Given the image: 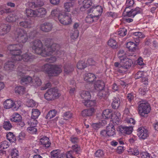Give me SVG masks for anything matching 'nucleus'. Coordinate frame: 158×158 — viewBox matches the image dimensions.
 <instances>
[{"label": "nucleus", "instance_id": "f257e3e1", "mask_svg": "<svg viewBox=\"0 0 158 158\" xmlns=\"http://www.w3.org/2000/svg\"><path fill=\"white\" fill-rule=\"evenodd\" d=\"M32 48L35 53L44 56L51 55L53 52L59 48L58 44H53L50 46H45L43 49L42 43L40 40L35 41L32 43Z\"/></svg>", "mask_w": 158, "mask_h": 158}, {"label": "nucleus", "instance_id": "f03ea898", "mask_svg": "<svg viewBox=\"0 0 158 158\" xmlns=\"http://www.w3.org/2000/svg\"><path fill=\"white\" fill-rule=\"evenodd\" d=\"M22 44H16L11 46L13 48H18V49H14L12 50H10V58L12 60L11 62H14L15 60H20L23 59L24 61L28 62L31 61L34 58V56L31 54H28L27 53L25 54L22 56L20 55L21 51L19 49V48H21Z\"/></svg>", "mask_w": 158, "mask_h": 158}, {"label": "nucleus", "instance_id": "7ed1b4c3", "mask_svg": "<svg viewBox=\"0 0 158 158\" xmlns=\"http://www.w3.org/2000/svg\"><path fill=\"white\" fill-rule=\"evenodd\" d=\"M14 35L16 41L21 44L25 43L28 39L26 31L22 29L17 28Z\"/></svg>", "mask_w": 158, "mask_h": 158}, {"label": "nucleus", "instance_id": "20e7f679", "mask_svg": "<svg viewBox=\"0 0 158 158\" xmlns=\"http://www.w3.org/2000/svg\"><path fill=\"white\" fill-rule=\"evenodd\" d=\"M58 19L59 22L64 25H69L72 22L71 15L64 12H61L59 14Z\"/></svg>", "mask_w": 158, "mask_h": 158}, {"label": "nucleus", "instance_id": "39448f33", "mask_svg": "<svg viewBox=\"0 0 158 158\" xmlns=\"http://www.w3.org/2000/svg\"><path fill=\"white\" fill-rule=\"evenodd\" d=\"M60 96V94L58 89L55 88L49 89L44 95L45 98L48 100H53Z\"/></svg>", "mask_w": 158, "mask_h": 158}, {"label": "nucleus", "instance_id": "423d86ee", "mask_svg": "<svg viewBox=\"0 0 158 158\" xmlns=\"http://www.w3.org/2000/svg\"><path fill=\"white\" fill-rule=\"evenodd\" d=\"M140 115L144 116L148 114L150 111L151 107L149 103L147 102L141 103L138 108Z\"/></svg>", "mask_w": 158, "mask_h": 158}, {"label": "nucleus", "instance_id": "0eeeda50", "mask_svg": "<svg viewBox=\"0 0 158 158\" xmlns=\"http://www.w3.org/2000/svg\"><path fill=\"white\" fill-rule=\"evenodd\" d=\"M100 134L104 137L112 136L115 134V130L113 125H109L106 127V130L101 131Z\"/></svg>", "mask_w": 158, "mask_h": 158}, {"label": "nucleus", "instance_id": "6e6552de", "mask_svg": "<svg viewBox=\"0 0 158 158\" xmlns=\"http://www.w3.org/2000/svg\"><path fill=\"white\" fill-rule=\"evenodd\" d=\"M148 130L143 127H140L137 130V135L140 139L144 140L149 136Z\"/></svg>", "mask_w": 158, "mask_h": 158}, {"label": "nucleus", "instance_id": "1a4fd4ad", "mask_svg": "<svg viewBox=\"0 0 158 158\" xmlns=\"http://www.w3.org/2000/svg\"><path fill=\"white\" fill-rule=\"evenodd\" d=\"M50 72V76H56L62 71V66L60 65H52Z\"/></svg>", "mask_w": 158, "mask_h": 158}, {"label": "nucleus", "instance_id": "9d476101", "mask_svg": "<svg viewBox=\"0 0 158 158\" xmlns=\"http://www.w3.org/2000/svg\"><path fill=\"white\" fill-rule=\"evenodd\" d=\"M142 11V9L141 8L136 7L135 9H132L129 11L127 10V9L125 10L124 13L126 14L128 16L134 17L136 15L141 13Z\"/></svg>", "mask_w": 158, "mask_h": 158}, {"label": "nucleus", "instance_id": "9b49d317", "mask_svg": "<svg viewBox=\"0 0 158 158\" xmlns=\"http://www.w3.org/2000/svg\"><path fill=\"white\" fill-rule=\"evenodd\" d=\"M103 12V8L100 6H93L90 9V12L94 14V15L97 17L98 18V16H100Z\"/></svg>", "mask_w": 158, "mask_h": 158}, {"label": "nucleus", "instance_id": "f8f14e48", "mask_svg": "<svg viewBox=\"0 0 158 158\" xmlns=\"http://www.w3.org/2000/svg\"><path fill=\"white\" fill-rule=\"evenodd\" d=\"M120 61L121 63L123 65L125 69L130 68L133 63L131 59L126 57L121 59Z\"/></svg>", "mask_w": 158, "mask_h": 158}, {"label": "nucleus", "instance_id": "ddd939ff", "mask_svg": "<svg viewBox=\"0 0 158 158\" xmlns=\"http://www.w3.org/2000/svg\"><path fill=\"white\" fill-rule=\"evenodd\" d=\"M98 96L101 98H105L108 96L110 94V90L108 88H104L102 90L98 91Z\"/></svg>", "mask_w": 158, "mask_h": 158}, {"label": "nucleus", "instance_id": "4468645a", "mask_svg": "<svg viewBox=\"0 0 158 158\" xmlns=\"http://www.w3.org/2000/svg\"><path fill=\"white\" fill-rule=\"evenodd\" d=\"M120 117L121 114L118 112H115L112 114L110 119L114 125H117L119 123Z\"/></svg>", "mask_w": 158, "mask_h": 158}, {"label": "nucleus", "instance_id": "2eb2a0df", "mask_svg": "<svg viewBox=\"0 0 158 158\" xmlns=\"http://www.w3.org/2000/svg\"><path fill=\"white\" fill-rule=\"evenodd\" d=\"M118 130L122 133L127 134H131L133 130V127L132 126H120Z\"/></svg>", "mask_w": 158, "mask_h": 158}, {"label": "nucleus", "instance_id": "dca6fc26", "mask_svg": "<svg viewBox=\"0 0 158 158\" xmlns=\"http://www.w3.org/2000/svg\"><path fill=\"white\" fill-rule=\"evenodd\" d=\"M10 2L7 3V4H4L0 6V14H8L10 12Z\"/></svg>", "mask_w": 158, "mask_h": 158}, {"label": "nucleus", "instance_id": "f3484780", "mask_svg": "<svg viewBox=\"0 0 158 158\" xmlns=\"http://www.w3.org/2000/svg\"><path fill=\"white\" fill-rule=\"evenodd\" d=\"M95 75L91 73H86L84 76V80L87 82L91 83L94 81L96 79Z\"/></svg>", "mask_w": 158, "mask_h": 158}, {"label": "nucleus", "instance_id": "a211bd4d", "mask_svg": "<svg viewBox=\"0 0 158 158\" xmlns=\"http://www.w3.org/2000/svg\"><path fill=\"white\" fill-rule=\"evenodd\" d=\"M114 69L116 71L119 73H122L125 72V69L123 64L120 63L115 62L114 63Z\"/></svg>", "mask_w": 158, "mask_h": 158}, {"label": "nucleus", "instance_id": "6ab92c4d", "mask_svg": "<svg viewBox=\"0 0 158 158\" xmlns=\"http://www.w3.org/2000/svg\"><path fill=\"white\" fill-rule=\"evenodd\" d=\"M40 143L43 146L48 148L50 145L49 139L46 136H44L40 139Z\"/></svg>", "mask_w": 158, "mask_h": 158}, {"label": "nucleus", "instance_id": "aec40b11", "mask_svg": "<svg viewBox=\"0 0 158 158\" xmlns=\"http://www.w3.org/2000/svg\"><path fill=\"white\" fill-rule=\"evenodd\" d=\"M95 111V109L93 107L91 108L88 109L83 110L81 112V114L83 117L92 116Z\"/></svg>", "mask_w": 158, "mask_h": 158}, {"label": "nucleus", "instance_id": "412c9836", "mask_svg": "<svg viewBox=\"0 0 158 158\" xmlns=\"http://www.w3.org/2000/svg\"><path fill=\"white\" fill-rule=\"evenodd\" d=\"M36 17H44L47 14L46 9L43 7L36 10Z\"/></svg>", "mask_w": 158, "mask_h": 158}, {"label": "nucleus", "instance_id": "4be33fe9", "mask_svg": "<svg viewBox=\"0 0 158 158\" xmlns=\"http://www.w3.org/2000/svg\"><path fill=\"white\" fill-rule=\"evenodd\" d=\"M94 87L95 89L98 91L104 88L105 84L102 81H97L95 82Z\"/></svg>", "mask_w": 158, "mask_h": 158}, {"label": "nucleus", "instance_id": "5701e85b", "mask_svg": "<svg viewBox=\"0 0 158 158\" xmlns=\"http://www.w3.org/2000/svg\"><path fill=\"white\" fill-rule=\"evenodd\" d=\"M52 28V24L49 23H45L40 26V29L44 31H49Z\"/></svg>", "mask_w": 158, "mask_h": 158}, {"label": "nucleus", "instance_id": "b1692460", "mask_svg": "<svg viewBox=\"0 0 158 158\" xmlns=\"http://www.w3.org/2000/svg\"><path fill=\"white\" fill-rule=\"evenodd\" d=\"M92 4V2L91 0H84L82 2V6L80 9L81 10H84V9H87Z\"/></svg>", "mask_w": 158, "mask_h": 158}, {"label": "nucleus", "instance_id": "393cba45", "mask_svg": "<svg viewBox=\"0 0 158 158\" xmlns=\"http://www.w3.org/2000/svg\"><path fill=\"white\" fill-rule=\"evenodd\" d=\"M33 82L32 78L29 76L23 77L22 78L21 80V82L22 84H30L31 85Z\"/></svg>", "mask_w": 158, "mask_h": 158}, {"label": "nucleus", "instance_id": "a878e982", "mask_svg": "<svg viewBox=\"0 0 158 158\" xmlns=\"http://www.w3.org/2000/svg\"><path fill=\"white\" fill-rule=\"evenodd\" d=\"M98 19L97 17H95L93 14L88 15L85 18V22L88 23H91Z\"/></svg>", "mask_w": 158, "mask_h": 158}, {"label": "nucleus", "instance_id": "bb28decb", "mask_svg": "<svg viewBox=\"0 0 158 158\" xmlns=\"http://www.w3.org/2000/svg\"><path fill=\"white\" fill-rule=\"evenodd\" d=\"M52 65L48 64H46L43 66L41 68V71L45 72L50 76V72H51V69Z\"/></svg>", "mask_w": 158, "mask_h": 158}, {"label": "nucleus", "instance_id": "cd10ccee", "mask_svg": "<svg viewBox=\"0 0 158 158\" xmlns=\"http://www.w3.org/2000/svg\"><path fill=\"white\" fill-rule=\"evenodd\" d=\"M112 114L110 110L106 109L103 112L102 117L103 119H107L111 118Z\"/></svg>", "mask_w": 158, "mask_h": 158}, {"label": "nucleus", "instance_id": "c85d7f7f", "mask_svg": "<svg viewBox=\"0 0 158 158\" xmlns=\"http://www.w3.org/2000/svg\"><path fill=\"white\" fill-rule=\"evenodd\" d=\"M21 106V103L19 102L10 101V108H12L14 110H17Z\"/></svg>", "mask_w": 158, "mask_h": 158}, {"label": "nucleus", "instance_id": "c756f323", "mask_svg": "<svg viewBox=\"0 0 158 158\" xmlns=\"http://www.w3.org/2000/svg\"><path fill=\"white\" fill-rule=\"evenodd\" d=\"M81 96L82 98L84 99L83 101L90 99L91 97L89 92L86 91H83L81 94Z\"/></svg>", "mask_w": 158, "mask_h": 158}, {"label": "nucleus", "instance_id": "7c9ffc66", "mask_svg": "<svg viewBox=\"0 0 158 158\" xmlns=\"http://www.w3.org/2000/svg\"><path fill=\"white\" fill-rule=\"evenodd\" d=\"M19 25L24 28H30L33 26V23L30 21H22L19 23Z\"/></svg>", "mask_w": 158, "mask_h": 158}, {"label": "nucleus", "instance_id": "2f4dec72", "mask_svg": "<svg viewBox=\"0 0 158 158\" xmlns=\"http://www.w3.org/2000/svg\"><path fill=\"white\" fill-rule=\"evenodd\" d=\"M10 120L13 122H15L19 123V122L22 120V117L21 115L17 113H15L12 116V118Z\"/></svg>", "mask_w": 158, "mask_h": 158}, {"label": "nucleus", "instance_id": "473e14b6", "mask_svg": "<svg viewBox=\"0 0 158 158\" xmlns=\"http://www.w3.org/2000/svg\"><path fill=\"white\" fill-rule=\"evenodd\" d=\"M120 99L118 98H114L112 103V107L114 109L118 108L120 104Z\"/></svg>", "mask_w": 158, "mask_h": 158}, {"label": "nucleus", "instance_id": "72a5a7b5", "mask_svg": "<svg viewBox=\"0 0 158 158\" xmlns=\"http://www.w3.org/2000/svg\"><path fill=\"white\" fill-rule=\"evenodd\" d=\"M74 3L72 2H67L64 4L65 9L66 11L69 12L73 8Z\"/></svg>", "mask_w": 158, "mask_h": 158}, {"label": "nucleus", "instance_id": "f704fd0d", "mask_svg": "<svg viewBox=\"0 0 158 158\" xmlns=\"http://www.w3.org/2000/svg\"><path fill=\"white\" fill-rule=\"evenodd\" d=\"M26 14L27 17H36V10H34L31 9H27L26 10Z\"/></svg>", "mask_w": 158, "mask_h": 158}, {"label": "nucleus", "instance_id": "c9c22d12", "mask_svg": "<svg viewBox=\"0 0 158 158\" xmlns=\"http://www.w3.org/2000/svg\"><path fill=\"white\" fill-rule=\"evenodd\" d=\"M126 46L130 50L134 52L136 49V45L134 42L130 41L127 43Z\"/></svg>", "mask_w": 158, "mask_h": 158}, {"label": "nucleus", "instance_id": "e433bc0d", "mask_svg": "<svg viewBox=\"0 0 158 158\" xmlns=\"http://www.w3.org/2000/svg\"><path fill=\"white\" fill-rule=\"evenodd\" d=\"M62 12H60L59 9L58 8H55L53 9L51 13V16L53 19H55L57 17H58L60 14Z\"/></svg>", "mask_w": 158, "mask_h": 158}, {"label": "nucleus", "instance_id": "4c0bfd02", "mask_svg": "<svg viewBox=\"0 0 158 158\" xmlns=\"http://www.w3.org/2000/svg\"><path fill=\"white\" fill-rule=\"evenodd\" d=\"M30 5H31L32 8H35L42 6L44 5V2L40 0H37L31 2Z\"/></svg>", "mask_w": 158, "mask_h": 158}, {"label": "nucleus", "instance_id": "58836bf2", "mask_svg": "<svg viewBox=\"0 0 158 158\" xmlns=\"http://www.w3.org/2000/svg\"><path fill=\"white\" fill-rule=\"evenodd\" d=\"M40 114L39 110L36 109H33L31 111V118L34 119L37 118Z\"/></svg>", "mask_w": 158, "mask_h": 158}, {"label": "nucleus", "instance_id": "ea45409f", "mask_svg": "<svg viewBox=\"0 0 158 158\" xmlns=\"http://www.w3.org/2000/svg\"><path fill=\"white\" fill-rule=\"evenodd\" d=\"M83 103L84 105L87 107H91L94 106L96 104L94 100H90L89 99L86 101H83Z\"/></svg>", "mask_w": 158, "mask_h": 158}, {"label": "nucleus", "instance_id": "a19ab883", "mask_svg": "<svg viewBox=\"0 0 158 158\" xmlns=\"http://www.w3.org/2000/svg\"><path fill=\"white\" fill-rule=\"evenodd\" d=\"M57 112L55 110H52L50 111L46 116V118L51 119L54 117L56 115Z\"/></svg>", "mask_w": 158, "mask_h": 158}, {"label": "nucleus", "instance_id": "79ce46f5", "mask_svg": "<svg viewBox=\"0 0 158 158\" xmlns=\"http://www.w3.org/2000/svg\"><path fill=\"white\" fill-rule=\"evenodd\" d=\"M31 85H34L35 86L40 85L42 84V82L41 80L38 77H35Z\"/></svg>", "mask_w": 158, "mask_h": 158}, {"label": "nucleus", "instance_id": "37998d69", "mask_svg": "<svg viewBox=\"0 0 158 158\" xmlns=\"http://www.w3.org/2000/svg\"><path fill=\"white\" fill-rule=\"evenodd\" d=\"M106 124V121H104V122H103V123L100 122L97 123H93L91 126L94 129L97 130L100 128L101 127L105 125Z\"/></svg>", "mask_w": 158, "mask_h": 158}, {"label": "nucleus", "instance_id": "c03bdc74", "mask_svg": "<svg viewBox=\"0 0 158 158\" xmlns=\"http://www.w3.org/2000/svg\"><path fill=\"white\" fill-rule=\"evenodd\" d=\"M79 32L78 30H72L70 33L71 38L73 39H77L78 36Z\"/></svg>", "mask_w": 158, "mask_h": 158}, {"label": "nucleus", "instance_id": "a18cd8bd", "mask_svg": "<svg viewBox=\"0 0 158 158\" xmlns=\"http://www.w3.org/2000/svg\"><path fill=\"white\" fill-rule=\"evenodd\" d=\"M63 117L64 119L69 120L73 117V114L70 112H66L63 114Z\"/></svg>", "mask_w": 158, "mask_h": 158}, {"label": "nucleus", "instance_id": "49530a36", "mask_svg": "<svg viewBox=\"0 0 158 158\" xmlns=\"http://www.w3.org/2000/svg\"><path fill=\"white\" fill-rule=\"evenodd\" d=\"M134 4V0H127L125 3L126 7L125 10L127 9L130 7H131L133 6Z\"/></svg>", "mask_w": 158, "mask_h": 158}, {"label": "nucleus", "instance_id": "de8ad7c7", "mask_svg": "<svg viewBox=\"0 0 158 158\" xmlns=\"http://www.w3.org/2000/svg\"><path fill=\"white\" fill-rule=\"evenodd\" d=\"M15 92L19 94H23L25 91V89L22 86L16 87L15 88Z\"/></svg>", "mask_w": 158, "mask_h": 158}, {"label": "nucleus", "instance_id": "09e8293b", "mask_svg": "<svg viewBox=\"0 0 158 158\" xmlns=\"http://www.w3.org/2000/svg\"><path fill=\"white\" fill-rule=\"evenodd\" d=\"M87 66L86 64L83 61H79L77 65V68L79 69H82L85 68Z\"/></svg>", "mask_w": 158, "mask_h": 158}, {"label": "nucleus", "instance_id": "8fccbe9b", "mask_svg": "<svg viewBox=\"0 0 158 158\" xmlns=\"http://www.w3.org/2000/svg\"><path fill=\"white\" fill-rule=\"evenodd\" d=\"M74 69V68L69 65H65L64 67V71L65 73L68 74L72 71Z\"/></svg>", "mask_w": 158, "mask_h": 158}, {"label": "nucleus", "instance_id": "3c124183", "mask_svg": "<svg viewBox=\"0 0 158 158\" xmlns=\"http://www.w3.org/2000/svg\"><path fill=\"white\" fill-rule=\"evenodd\" d=\"M19 156V152L16 149H13L10 152V156L12 158H17Z\"/></svg>", "mask_w": 158, "mask_h": 158}, {"label": "nucleus", "instance_id": "603ef678", "mask_svg": "<svg viewBox=\"0 0 158 158\" xmlns=\"http://www.w3.org/2000/svg\"><path fill=\"white\" fill-rule=\"evenodd\" d=\"M104 153L103 151L101 150H98L95 153V156L97 157L101 158L104 156Z\"/></svg>", "mask_w": 158, "mask_h": 158}, {"label": "nucleus", "instance_id": "864d4df0", "mask_svg": "<svg viewBox=\"0 0 158 158\" xmlns=\"http://www.w3.org/2000/svg\"><path fill=\"white\" fill-rule=\"evenodd\" d=\"M108 44L109 46L113 48H114L116 47L117 43L115 40L111 39L108 41Z\"/></svg>", "mask_w": 158, "mask_h": 158}, {"label": "nucleus", "instance_id": "5fc2aeb1", "mask_svg": "<svg viewBox=\"0 0 158 158\" xmlns=\"http://www.w3.org/2000/svg\"><path fill=\"white\" fill-rule=\"evenodd\" d=\"M9 146V143L6 141H3L0 143V148L2 149H6Z\"/></svg>", "mask_w": 158, "mask_h": 158}, {"label": "nucleus", "instance_id": "6e6d98bb", "mask_svg": "<svg viewBox=\"0 0 158 158\" xmlns=\"http://www.w3.org/2000/svg\"><path fill=\"white\" fill-rule=\"evenodd\" d=\"M7 32V27L5 25L0 26V35H3Z\"/></svg>", "mask_w": 158, "mask_h": 158}, {"label": "nucleus", "instance_id": "4d7b16f0", "mask_svg": "<svg viewBox=\"0 0 158 158\" xmlns=\"http://www.w3.org/2000/svg\"><path fill=\"white\" fill-rule=\"evenodd\" d=\"M26 105L28 107H33L35 106V102L32 99L28 100L26 102Z\"/></svg>", "mask_w": 158, "mask_h": 158}, {"label": "nucleus", "instance_id": "13d9d810", "mask_svg": "<svg viewBox=\"0 0 158 158\" xmlns=\"http://www.w3.org/2000/svg\"><path fill=\"white\" fill-rule=\"evenodd\" d=\"M128 152L131 154L134 155H137L139 154V151L138 150L135 148L130 149Z\"/></svg>", "mask_w": 158, "mask_h": 158}, {"label": "nucleus", "instance_id": "bf43d9fd", "mask_svg": "<svg viewBox=\"0 0 158 158\" xmlns=\"http://www.w3.org/2000/svg\"><path fill=\"white\" fill-rule=\"evenodd\" d=\"M72 149L73 152H76V153H79L81 150V148L77 144H75L72 146Z\"/></svg>", "mask_w": 158, "mask_h": 158}, {"label": "nucleus", "instance_id": "052dcab7", "mask_svg": "<svg viewBox=\"0 0 158 158\" xmlns=\"http://www.w3.org/2000/svg\"><path fill=\"white\" fill-rule=\"evenodd\" d=\"M127 33V30L126 29L123 28L120 29L118 32V34L121 36H123L125 35Z\"/></svg>", "mask_w": 158, "mask_h": 158}, {"label": "nucleus", "instance_id": "680f3d73", "mask_svg": "<svg viewBox=\"0 0 158 158\" xmlns=\"http://www.w3.org/2000/svg\"><path fill=\"white\" fill-rule=\"evenodd\" d=\"M34 126H30L28 127L27 130L31 134H35L37 131V129Z\"/></svg>", "mask_w": 158, "mask_h": 158}, {"label": "nucleus", "instance_id": "e2e57ef3", "mask_svg": "<svg viewBox=\"0 0 158 158\" xmlns=\"http://www.w3.org/2000/svg\"><path fill=\"white\" fill-rule=\"evenodd\" d=\"M37 123L36 119L32 118L28 122V123L30 126H34L35 127Z\"/></svg>", "mask_w": 158, "mask_h": 158}, {"label": "nucleus", "instance_id": "0e129e2a", "mask_svg": "<svg viewBox=\"0 0 158 158\" xmlns=\"http://www.w3.org/2000/svg\"><path fill=\"white\" fill-rule=\"evenodd\" d=\"M125 54V53L123 50L121 49L119 51L118 53V57L120 60H121V59L125 57L124 56Z\"/></svg>", "mask_w": 158, "mask_h": 158}, {"label": "nucleus", "instance_id": "69168bd1", "mask_svg": "<svg viewBox=\"0 0 158 158\" xmlns=\"http://www.w3.org/2000/svg\"><path fill=\"white\" fill-rule=\"evenodd\" d=\"M140 155L141 158H152L150 154L148 152H142Z\"/></svg>", "mask_w": 158, "mask_h": 158}, {"label": "nucleus", "instance_id": "338daca9", "mask_svg": "<svg viewBox=\"0 0 158 158\" xmlns=\"http://www.w3.org/2000/svg\"><path fill=\"white\" fill-rule=\"evenodd\" d=\"M126 121L128 124H131L134 125L135 123V121L133 118H129L127 117L126 119Z\"/></svg>", "mask_w": 158, "mask_h": 158}, {"label": "nucleus", "instance_id": "774afa93", "mask_svg": "<svg viewBox=\"0 0 158 158\" xmlns=\"http://www.w3.org/2000/svg\"><path fill=\"white\" fill-rule=\"evenodd\" d=\"M4 107L6 109L10 108V99H8L6 100L4 102Z\"/></svg>", "mask_w": 158, "mask_h": 158}]
</instances>
